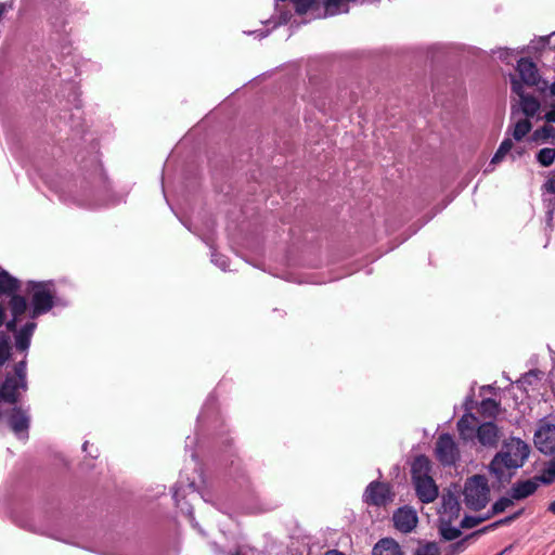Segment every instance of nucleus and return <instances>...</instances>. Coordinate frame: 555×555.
I'll return each mask as SVG.
<instances>
[{"label":"nucleus","mask_w":555,"mask_h":555,"mask_svg":"<svg viewBox=\"0 0 555 555\" xmlns=\"http://www.w3.org/2000/svg\"><path fill=\"white\" fill-rule=\"evenodd\" d=\"M22 282L0 267V327L5 325L7 331L14 336V346L11 336L0 332V375L12 358V350L23 353L27 362L28 349L31 338L37 328L36 322H26L18 327V323L26 314L27 297L22 295Z\"/></svg>","instance_id":"1"},{"label":"nucleus","mask_w":555,"mask_h":555,"mask_svg":"<svg viewBox=\"0 0 555 555\" xmlns=\"http://www.w3.org/2000/svg\"><path fill=\"white\" fill-rule=\"evenodd\" d=\"M529 454L530 447L520 438L512 437L503 442L501 451L490 462V472L502 481L505 470L522 467Z\"/></svg>","instance_id":"2"},{"label":"nucleus","mask_w":555,"mask_h":555,"mask_svg":"<svg viewBox=\"0 0 555 555\" xmlns=\"http://www.w3.org/2000/svg\"><path fill=\"white\" fill-rule=\"evenodd\" d=\"M25 292L30 296V302L27 301L29 321L35 322L37 318L48 313L54 307L56 291L54 282L48 281H28Z\"/></svg>","instance_id":"3"},{"label":"nucleus","mask_w":555,"mask_h":555,"mask_svg":"<svg viewBox=\"0 0 555 555\" xmlns=\"http://www.w3.org/2000/svg\"><path fill=\"white\" fill-rule=\"evenodd\" d=\"M463 495L464 502L469 509L480 511L486 507L490 498L487 478L482 475H474L468 478L464 486Z\"/></svg>","instance_id":"4"},{"label":"nucleus","mask_w":555,"mask_h":555,"mask_svg":"<svg viewBox=\"0 0 555 555\" xmlns=\"http://www.w3.org/2000/svg\"><path fill=\"white\" fill-rule=\"evenodd\" d=\"M436 457L443 466H451L460 459V450L450 434H442L436 442Z\"/></svg>","instance_id":"5"},{"label":"nucleus","mask_w":555,"mask_h":555,"mask_svg":"<svg viewBox=\"0 0 555 555\" xmlns=\"http://www.w3.org/2000/svg\"><path fill=\"white\" fill-rule=\"evenodd\" d=\"M363 498L364 502L369 505L385 506L392 501L393 493L389 483L372 481L366 487Z\"/></svg>","instance_id":"6"},{"label":"nucleus","mask_w":555,"mask_h":555,"mask_svg":"<svg viewBox=\"0 0 555 555\" xmlns=\"http://www.w3.org/2000/svg\"><path fill=\"white\" fill-rule=\"evenodd\" d=\"M534 446L543 454L555 453V425L541 423L534 434Z\"/></svg>","instance_id":"7"},{"label":"nucleus","mask_w":555,"mask_h":555,"mask_svg":"<svg viewBox=\"0 0 555 555\" xmlns=\"http://www.w3.org/2000/svg\"><path fill=\"white\" fill-rule=\"evenodd\" d=\"M8 423L11 430L20 439L28 438L30 417L26 410L22 409L21 406H14L8 416Z\"/></svg>","instance_id":"8"},{"label":"nucleus","mask_w":555,"mask_h":555,"mask_svg":"<svg viewBox=\"0 0 555 555\" xmlns=\"http://www.w3.org/2000/svg\"><path fill=\"white\" fill-rule=\"evenodd\" d=\"M392 520L396 529L403 533L413 531L418 522L416 512L409 506L398 508L393 513Z\"/></svg>","instance_id":"9"},{"label":"nucleus","mask_w":555,"mask_h":555,"mask_svg":"<svg viewBox=\"0 0 555 555\" xmlns=\"http://www.w3.org/2000/svg\"><path fill=\"white\" fill-rule=\"evenodd\" d=\"M413 485L416 495L422 503L428 504L438 498V487L431 476L418 478V480L413 481Z\"/></svg>","instance_id":"10"},{"label":"nucleus","mask_w":555,"mask_h":555,"mask_svg":"<svg viewBox=\"0 0 555 555\" xmlns=\"http://www.w3.org/2000/svg\"><path fill=\"white\" fill-rule=\"evenodd\" d=\"M476 438L481 446L494 448L500 440L499 427L493 422L482 423L477 427Z\"/></svg>","instance_id":"11"},{"label":"nucleus","mask_w":555,"mask_h":555,"mask_svg":"<svg viewBox=\"0 0 555 555\" xmlns=\"http://www.w3.org/2000/svg\"><path fill=\"white\" fill-rule=\"evenodd\" d=\"M517 72L521 81L529 87L537 86L540 81L537 65L528 57H521L518 61Z\"/></svg>","instance_id":"12"},{"label":"nucleus","mask_w":555,"mask_h":555,"mask_svg":"<svg viewBox=\"0 0 555 555\" xmlns=\"http://www.w3.org/2000/svg\"><path fill=\"white\" fill-rule=\"evenodd\" d=\"M478 426V418L473 413H465L456 424L460 438L463 441H473Z\"/></svg>","instance_id":"13"},{"label":"nucleus","mask_w":555,"mask_h":555,"mask_svg":"<svg viewBox=\"0 0 555 555\" xmlns=\"http://www.w3.org/2000/svg\"><path fill=\"white\" fill-rule=\"evenodd\" d=\"M540 481L534 476L532 479L519 480L511 489L512 499L519 501L532 495L539 488Z\"/></svg>","instance_id":"14"},{"label":"nucleus","mask_w":555,"mask_h":555,"mask_svg":"<svg viewBox=\"0 0 555 555\" xmlns=\"http://www.w3.org/2000/svg\"><path fill=\"white\" fill-rule=\"evenodd\" d=\"M431 463L425 455H418L414 459L411 466L412 480H418V478L430 477Z\"/></svg>","instance_id":"15"},{"label":"nucleus","mask_w":555,"mask_h":555,"mask_svg":"<svg viewBox=\"0 0 555 555\" xmlns=\"http://www.w3.org/2000/svg\"><path fill=\"white\" fill-rule=\"evenodd\" d=\"M373 555H403V552L393 539L385 538L379 540L373 547Z\"/></svg>","instance_id":"16"},{"label":"nucleus","mask_w":555,"mask_h":555,"mask_svg":"<svg viewBox=\"0 0 555 555\" xmlns=\"http://www.w3.org/2000/svg\"><path fill=\"white\" fill-rule=\"evenodd\" d=\"M442 511L443 514L449 516V521L459 517L461 504L459 502L457 496L454 493L448 492L447 494H443Z\"/></svg>","instance_id":"17"},{"label":"nucleus","mask_w":555,"mask_h":555,"mask_svg":"<svg viewBox=\"0 0 555 555\" xmlns=\"http://www.w3.org/2000/svg\"><path fill=\"white\" fill-rule=\"evenodd\" d=\"M488 531V528H482V529H479L468 535H466L464 539L457 541V542H454L450 545V555H457L462 552H464L467 547V542L472 539H476L477 537H479L480 534L485 533Z\"/></svg>","instance_id":"18"},{"label":"nucleus","mask_w":555,"mask_h":555,"mask_svg":"<svg viewBox=\"0 0 555 555\" xmlns=\"http://www.w3.org/2000/svg\"><path fill=\"white\" fill-rule=\"evenodd\" d=\"M522 112L528 117H533L540 108L539 101L532 95H526L520 99Z\"/></svg>","instance_id":"19"},{"label":"nucleus","mask_w":555,"mask_h":555,"mask_svg":"<svg viewBox=\"0 0 555 555\" xmlns=\"http://www.w3.org/2000/svg\"><path fill=\"white\" fill-rule=\"evenodd\" d=\"M540 483L551 485L555 481V460H551L542 469L540 475H537Z\"/></svg>","instance_id":"20"},{"label":"nucleus","mask_w":555,"mask_h":555,"mask_svg":"<svg viewBox=\"0 0 555 555\" xmlns=\"http://www.w3.org/2000/svg\"><path fill=\"white\" fill-rule=\"evenodd\" d=\"M450 522H442L439 528L440 534L446 541H453L462 535L461 529L452 527Z\"/></svg>","instance_id":"21"},{"label":"nucleus","mask_w":555,"mask_h":555,"mask_svg":"<svg viewBox=\"0 0 555 555\" xmlns=\"http://www.w3.org/2000/svg\"><path fill=\"white\" fill-rule=\"evenodd\" d=\"M532 125L529 119H520L516 122L513 131L515 140L520 141L526 134L530 132Z\"/></svg>","instance_id":"22"},{"label":"nucleus","mask_w":555,"mask_h":555,"mask_svg":"<svg viewBox=\"0 0 555 555\" xmlns=\"http://www.w3.org/2000/svg\"><path fill=\"white\" fill-rule=\"evenodd\" d=\"M513 147V141L511 139H504L499 149L496 150L495 154L493 155L491 159V164H499L502 162V159L505 157V155L512 150Z\"/></svg>","instance_id":"23"},{"label":"nucleus","mask_w":555,"mask_h":555,"mask_svg":"<svg viewBox=\"0 0 555 555\" xmlns=\"http://www.w3.org/2000/svg\"><path fill=\"white\" fill-rule=\"evenodd\" d=\"M498 411H499V403L494 399L487 398L481 401L480 412L482 415L489 416V417L495 416Z\"/></svg>","instance_id":"24"},{"label":"nucleus","mask_w":555,"mask_h":555,"mask_svg":"<svg viewBox=\"0 0 555 555\" xmlns=\"http://www.w3.org/2000/svg\"><path fill=\"white\" fill-rule=\"evenodd\" d=\"M514 504V499L511 498H501L498 501H495L491 507L490 515H488L486 518H490L493 515H498L500 513H503L507 507L512 506Z\"/></svg>","instance_id":"25"},{"label":"nucleus","mask_w":555,"mask_h":555,"mask_svg":"<svg viewBox=\"0 0 555 555\" xmlns=\"http://www.w3.org/2000/svg\"><path fill=\"white\" fill-rule=\"evenodd\" d=\"M555 159V149L544 147L537 154V160L544 167H548Z\"/></svg>","instance_id":"26"},{"label":"nucleus","mask_w":555,"mask_h":555,"mask_svg":"<svg viewBox=\"0 0 555 555\" xmlns=\"http://www.w3.org/2000/svg\"><path fill=\"white\" fill-rule=\"evenodd\" d=\"M440 550L436 542H426L416 548L414 555H439Z\"/></svg>","instance_id":"27"},{"label":"nucleus","mask_w":555,"mask_h":555,"mask_svg":"<svg viewBox=\"0 0 555 555\" xmlns=\"http://www.w3.org/2000/svg\"><path fill=\"white\" fill-rule=\"evenodd\" d=\"M291 1L294 3L295 11L299 15L306 14L317 3V0H291Z\"/></svg>","instance_id":"28"},{"label":"nucleus","mask_w":555,"mask_h":555,"mask_svg":"<svg viewBox=\"0 0 555 555\" xmlns=\"http://www.w3.org/2000/svg\"><path fill=\"white\" fill-rule=\"evenodd\" d=\"M522 513H524V509L521 508V509L515 512L514 514L487 526L486 528H488V530H490V529L496 528L499 526L508 525V524L513 522L514 520L518 519L522 515Z\"/></svg>","instance_id":"29"},{"label":"nucleus","mask_w":555,"mask_h":555,"mask_svg":"<svg viewBox=\"0 0 555 555\" xmlns=\"http://www.w3.org/2000/svg\"><path fill=\"white\" fill-rule=\"evenodd\" d=\"M485 518H477L473 516H465L461 521V528L468 529L479 525Z\"/></svg>","instance_id":"30"},{"label":"nucleus","mask_w":555,"mask_h":555,"mask_svg":"<svg viewBox=\"0 0 555 555\" xmlns=\"http://www.w3.org/2000/svg\"><path fill=\"white\" fill-rule=\"evenodd\" d=\"M512 91L517 94L520 99H522V96H526L527 94H525L524 92V82L520 80H517L515 77H512Z\"/></svg>","instance_id":"31"},{"label":"nucleus","mask_w":555,"mask_h":555,"mask_svg":"<svg viewBox=\"0 0 555 555\" xmlns=\"http://www.w3.org/2000/svg\"><path fill=\"white\" fill-rule=\"evenodd\" d=\"M545 188L547 192L555 194V176L547 180Z\"/></svg>","instance_id":"32"},{"label":"nucleus","mask_w":555,"mask_h":555,"mask_svg":"<svg viewBox=\"0 0 555 555\" xmlns=\"http://www.w3.org/2000/svg\"><path fill=\"white\" fill-rule=\"evenodd\" d=\"M546 120L547 121H553L555 122V108L551 112H548L545 116Z\"/></svg>","instance_id":"33"},{"label":"nucleus","mask_w":555,"mask_h":555,"mask_svg":"<svg viewBox=\"0 0 555 555\" xmlns=\"http://www.w3.org/2000/svg\"><path fill=\"white\" fill-rule=\"evenodd\" d=\"M324 555H346V554H344L343 552H340L338 550H328L327 552H325Z\"/></svg>","instance_id":"34"},{"label":"nucleus","mask_w":555,"mask_h":555,"mask_svg":"<svg viewBox=\"0 0 555 555\" xmlns=\"http://www.w3.org/2000/svg\"><path fill=\"white\" fill-rule=\"evenodd\" d=\"M547 511L555 515V500L548 504Z\"/></svg>","instance_id":"35"},{"label":"nucleus","mask_w":555,"mask_h":555,"mask_svg":"<svg viewBox=\"0 0 555 555\" xmlns=\"http://www.w3.org/2000/svg\"><path fill=\"white\" fill-rule=\"evenodd\" d=\"M512 548V545L505 547L502 552H500L499 554L496 555H504L505 553H507L509 550Z\"/></svg>","instance_id":"36"},{"label":"nucleus","mask_w":555,"mask_h":555,"mask_svg":"<svg viewBox=\"0 0 555 555\" xmlns=\"http://www.w3.org/2000/svg\"><path fill=\"white\" fill-rule=\"evenodd\" d=\"M550 92L552 95H555V81L552 83V86L550 88Z\"/></svg>","instance_id":"37"},{"label":"nucleus","mask_w":555,"mask_h":555,"mask_svg":"<svg viewBox=\"0 0 555 555\" xmlns=\"http://www.w3.org/2000/svg\"><path fill=\"white\" fill-rule=\"evenodd\" d=\"M232 555H244L242 554L240 551H236L235 553H233Z\"/></svg>","instance_id":"38"}]
</instances>
